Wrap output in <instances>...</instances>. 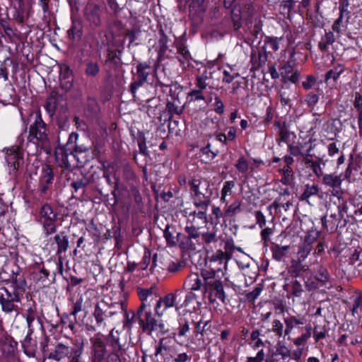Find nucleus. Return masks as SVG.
<instances>
[{
    "instance_id": "nucleus-1",
    "label": "nucleus",
    "mask_w": 362,
    "mask_h": 362,
    "mask_svg": "<svg viewBox=\"0 0 362 362\" xmlns=\"http://www.w3.org/2000/svg\"><path fill=\"white\" fill-rule=\"evenodd\" d=\"M47 132V124L43 121L40 112H36L35 121L29 127L28 142L25 145V150L29 156H35L40 153L38 144L47 145L49 143Z\"/></svg>"
},
{
    "instance_id": "nucleus-2",
    "label": "nucleus",
    "mask_w": 362,
    "mask_h": 362,
    "mask_svg": "<svg viewBox=\"0 0 362 362\" xmlns=\"http://www.w3.org/2000/svg\"><path fill=\"white\" fill-rule=\"evenodd\" d=\"M204 268L200 266L199 273H192L187 277L184 286H187L190 290L185 295L184 301L180 303V307H186L193 300H195L197 307L194 306L195 310H201L202 301L204 300Z\"/></svg>"
},
{
    "instance_id": "nucleus-3",
    "label": "nucleus",
    "mask_w": 362,
    "mask_h": 362,
    "mask_svg": "<svg viewBox=\"0 0 362 362\" xmlns=\"http://www.w3.org/2000/svg\"><path fill=\"white\" fill-rule=\"evenodd\" d=\"M84 344L83 341L73 344L72 346L62 342L57 343L50 351L47 358L59 362L68 358L69 362H88L83 357Z\"/></svg>"
},
{
    "instance_id": "nucleus-4",
    "label": "nucleus",
    "mask_w": 362,
    "mask_h": 362,
    "mask_svg": "<svg viewBox=\"0 0 362 362\" xmlns=\"http://www.w3.org/2000/svg\"><path fill=\"white\" fill-rule=\"evenodd\" d=\"M124 310V303L123 302L110 304L103 300L97 302L94 306L93 313L96 327H100L105 326V321L108 318L121 314Z\"/></svg>"
},
{
    "instance_id": "nucleus-5",
    "label": "nucleus",
    "mask_w": 362,
    "mask_h": 362,
    "mask_svg": "<svg viewBox=\"0 0 362 362\" xmlns=\"http://www.w3.org/2000/svg\"><path fill=\"white\" fill-rule=\"evenodd\" d=\"M136 320L144 332L151 334L152 332L159 329L163 331L164 325L153 317L150 306L141 303L136 313Z\"/></svg>"
},
{
    "instance_id": "nucleus-6",
    "label": "nucleus",
    "mask_w": 362,
    "mask_h": 362,
    "mask_svg": "<svg viewBox=\"0 0 362 362\" xmlns=\"http://www.w3.org/2000/svg\"><path fill=\"white\" fill-rule=\"evenodd\" d=\"M57 214L48 204H44L40 209L38 222L42 226L46 236L53 234L57 230L56 221Z\"/></svg>"
},
{
    "instance_id": "nucleus-7",
    "label": "nucleus",
    "mask_w": 362,
    "mask_h": 362,
    "mask_svg": "<svg viewBox=\"0 0 362 362\" xmlns=\"http://www.w3.org/2000/svg\"><path fill=\"white\" fill-rule=\"evenodd\" d=\"M22 296L18 291H9L5 286H0V305L2 311L6 313L17 312V303L21 302Z\"/></svg>"
},
{
    "instance_id": "nucleus-8",
    "label": "nucleus",
    "mask_w": 362,
    "mask_h": 362,
    "mask_svg": "<svg viewBox=\"0 0 362 362\" xmlns=\"http://www.w3.org/2000/svg\"><path fill=\"white\" fill-rule=\"evenodd\" d=\"M209 293V300L210 303H214L216 299L220 300L225 303L226 296L223 291L222 281L220 279L215 277H208L205 274V293Z\"/></svg>"
},
{
    "instance_id": "nucleus-9",
    "label": "nucleus",
    "mask_w": 362,
    "mask_h": 362,
    "mask_svg": "<svg viewBox=\"0 0 362 362\" xmlns=\"http://www.w3.org/2000/svg\"><path fill=\"white\" fill-rule=\"evenodd\" d=\"M150 69L151 66L148 63L139 62L136 67V72L132 71L133 74L136 75L135 80L132 81L129 86V91L134 98L136 96L137 89L147 82L148 77L150 74Z\"/></svg>"
},
{
    "instance_id": "nucleus-10",
    "label": "nucleus",
    "mask_w": 362,
    "mask_h": 362,
    "mask_svg": "<svg viewBox=\"0 0 362 362\" xmlns=\"http://www.w3.org/2000/svg\"><path fill=\"white\" fill-rule=\"evenodd\" d=\"M320 235V231L310 230L306 233L303 241L298 247L297 257L301 260H305L311 251L314 249L313 244L315 243Z\"/></svg>"
},
{
    "instance_id": "nucleus-11",
    "label": "nucleus",
    "mask_w": 362,
    "mask_h": 362,
    "mask_svg": "<svg viewBox=\"0 0 362 362\" xmlns=\"http://www.w3.org/2000/svg\"><path fill=\"white\" fill-rule=\"evenodd\" d=\"M182 93V88L175 86L174 90L170 89V98H168L166 110L172 115H180L184 110V103L180 100V94Z\"/></svg>"
},
{
    "instance_id": "nucleus-12",
    "label": "nucleus",
    "mask_w": 362,
    "mask_h": 362,
    "mask_svg": "<svg viewBox=\"0 0 362 362\" xmlns=\"http://www.w3.org/2000/svg\"><path fill=\"white\" fill-rule=\"evenodd\" d=\"M66 180L75 192L86 188L91 182L90 177L85 175L79 168L72 169L66 174Z\"/></svg>"
},
{
    "instance_id": "nucleus-13",
    "label": "nucleus",
    "mask_w": 362,
    "mask_h": 362,
    "mask_svg": "<svg viewBox=\"0 0 362 362\" xmlns=\"http://www.w3.org/2000/svg\"><path fill=\"white\" fill-rule=\"evenodd\" d=\"M91 147L89 140L86 139H80L75 147L70 148V152L73 153L76 158L77 165H80L81 167H83L86 163L88 160L87 156L90 153Z\"/></svg>"
},
{
    "instance_id": "nucleus-14",
    "label": "nucleus",
    "mask_w": 362,
    "mask_h": 362,
    "mask_svg": "<svg viewBox=\"0 0 362 362\" xmlns=\"http://www.w3.org/2000/svg\"><path fill=\"white\" fill-rule=\"evenodd\" d=\"M321 223L324 229L329 233H334L338 228H344L347 224V220L342 218L341 215L332 214L330 216H323L321 218Z\"/></svg>"
},
{
    "instance_id": "nucleus-15",
    "label": "nucleus",
    "mask_w": 362,
    "mask_h": 362,
    "mask_svg": "<svg viewBox=\"0 0 362 362\" xmlns=\"http://www.w3.org/2000/svg\"><path fill=\"white\" fill-rule=\"evenodd\" d=\"M91 344V362H103L107 349L105 342L98 335L90 339Z\"/></svg>"
},
{
    "instance_id": "nucleus-16",
    "label": "nucleus",
    "mask_w": 362,
    "mask_h": 362,
    "mask_svg": "<svg viewBox=\"0 0 362 362\" xmlns=\"http://www.w3.org/2000/svg\"><path fill=\"white\" fill-rule=\"evenodd\" d=\"M322 182L325 186L332 189L331 190L332 196L339 197L344 195V191L341 189L342 179L341 175H337L334 173L325 174Z\"/></svg>"
},
{
    "instance_id": "nucleus-17",
    "label": "nucleus",
    "mask_w": 362,
    "mask_h": 362,
    "mask_svg": "<svg viewBox=\"0 0 362 362\" xmlns=\"http://www.w3.org/2000/svg\"><path fill=\"white\" fill-rule=\"evenodd\" d=\"M83 13L86 20L93 26L98 27L101 25V9L99 5L93 1H87Z\"/></svg>"
},
{
    "instance_id": "nucleus-18",
    "label": "nucleus",
    "mask_w": 362,
    "mask_h": 362,
    "mask_svg": "<svg viewBox=\"0 0 362 362\" xmlns=\"http://www.w3.org/2000/svg\"><path fill=\"white\" fill-rule=\"evenodd\" d=\"M59 86L65 93L69 92L74 86V76L72 70L66 64L60 66Z\"/></svg>"
},
{
    "instance_id": "nucleus-19",
    "label": "nucleus",
    "mask_w": 362,
    "mask_h": 362,
    "mask_svg": "<svg viewBox=\"0 0 362 362\" xmlns=\"http://www.w3.org/2000/svg\"><path fill=\"white\" fill-rule=\"evenodd\" d=\"M92 182L95 184L97 190L99 194L102 196H108V194H104L107 190L104 187V184L107 183L110 186H115V181L113 182L110 177V172L108 170H104L103 175L99 176L95 173L91 175Z\"/></svg>"
},
{
    "instance_id": "nucleus-20",
    "label": "nucleus",
    "mask_w": 362,
    "mask_h": 362,
    "mask_svg": "<svg viewBox=\"0 0 362 362\" xmlns=\"http://www.w3.org/2000/svg\"><path fill=\"white\" fill-rule=\"evenodd\" d=\"M11 282L13 286V291H18L19 293L23 295L27 288V281L24 273L19 267L16 270H12L11 275Z\"/></svg>"
},
{
    "instance_id": "nucleus-21",
    "label": "nucleus",
    "mask_w": 362,
    "mask_h": 362,
    "mask_svg": "<svg viewBox=\"0 0 362 362\" xmlns=\"http://www.w3.org/2000/svg\"><path fill=\"white\" fill-rule=\"evenodd\" d=\"M56 159L59 163L60 167L64 168L65 169H78V166L79 165H76V168L75 167V164L73 163L74 160H76V156H74L73 153H71L69 150L62 148L61 149L60 153H57Z\"/></svg>"
},
{
    "instance_id": "nucleus-22",
    "label": "nucleus",
    "mask_w": 362,
    "mask_h": 362,
    "mask_svg": "<svg viewBox=\"0 0 362 362\" xmlns=\"http://www.w3.org/2000/svg\"><path fill=\"white\" fill-rule=\"evenodd\" d=\"M293 62L288 61L279 68L284 82L290 81L296 83L298 81L300 72L298 70H293Z\"/></svg>"
},
{
    "instance_id": "nucleus-23",
    "label": "nucleus",
    "mask_w": 362,
    "mask_h": 362,
    "mask_svg": "<svg viewBox=\"0 0 362 362\" xmlns=\"http://www.w3.org/2000/svg\"><path fill=\"white\" fill-rule=\"evenodd\" d=\"M204 1H191L189 5V16L192 23L199 25L204 21Z\"/></svg>"
},
{
    "instance_id": "nucleus-24",
    "label": "nucleus",
    "mask_w": 362,
    "mask_h": 362,
    "mask_svg": "<svg viewBox=\"0 0 362 362\" xmlns=\"http://www.w3.org/2000/svg\"><path fill=\"white\" fill-rule=\"evenodd\" d=\"M54 177L53 168L49 165H44L42 168V174L40 178V186L42 194H45L49 185L53 182Z\"/></svg>"
},
{
    "instance_id": "nucleus-25",
    "label": "nucleus",
    "mask_w": 362,
    "mask_h": 362,
    "mask_svg": "<svg viewBox=\"0 0 362 362\" xmlns=\"http://www.w3.org/2000/svg\"><path fill=\"white\" fill-rule=\"evenodd\" d=\"M186 246L188 249L195 251L192 256V262H195V261L197 260V262L195 264L202 266V262H201V257L202 251L204 249V240H202V238L192 239L189 241H186Z\"/></svg>"
},
{
    "instance_id": "nucleus-26",
    "label": "nucleus",
    "mask_w": 362,
    "mask_h": 362,
    "mask_svg": "<svg viewBox=\"0 0 362 362\" xmlns=\"http://www.w3.org/2000/svg\"><path fill=\"white\" fill-rule=\"evenodd\" d=\"M107 345L112 349L111 352L125 353V343L120 339L117 332L114 333L112 329L106 337Z\"/></svg>"
},
{
    "instance_id": "nucleus-27",
    "label": "nucleus",
    "mask_w": 362,
    "mask_h": 362,
    "mask_svg": "<svg viewBox=\"0 0 362 362\" xmlns=\"http://www.w3.org/2000/svg\"><path fill=\"white\" fill-rule=\"evenodd\" d=\"M284 322L285 324L284 336H288V340L291 339L290 334L293 329L299 328L300 325L304 324L303 317H298L290 314L284 317Z\"/></svg>"
},
{
    "instance_id": "nucleus-28",
    "label": "nucleus",
    "mask_w": 362,
    "mask_h": 362,
    "mask_svg": "<svg viewBox=\"0 0 362 362\" xmlns=\"http://www.w3.org/2000/svg\"><path fill=\"white\" fill-rule=\"evenodd\" d=\"M304 261L298 257L291 260L290 265L288 267V273L293 278L299 277L303 273L309 270V266L303 263Z\"/></svg>"
},
{
    "instance_id": "nucleus-29",
    "label": "nucleus",
    "mask_w": 362,
    "mask_h": 362,
    "mask_svg": "<svg viewBox=\"0 0 362 362\" xmlns=\"http://www.w3.org/2000/svg\"><path fill=\"white\" fill-rule=\"evenodd\" d=\"M6 161L13 170H17L24 163L23 153L18 148H12L7 153Z\"/></svg>"
},
{
    "instance_id": "nucleus-30",
    "label": "nucleus",
    "mask_w": 362,
    "mask_h": 362,
    "mask_svg": "<svg viewBox=\"0 0 362 362\" xmlns=\"http://www.w3.org/2000/svg\"><path fill=\"white\" fill-rule=\"evenodd\" d=\"M175 296L173 293L167 294L163 298H159L156 300V303L154 308L155 313L157 315L161 316L168 308L173 307L175 305Z\"/></svg>"
},
{
    "instance_id": "nucleus-31",
    "label": "nucleus",
    "mask_w": 362,
    "mask_h": 362,
    "mask_svg": "<svg viewBox=\"0 0 362 362\" xmlns=\"http://www.w3.org/2000/svg\"><path fill=\"white\" fill-rule=\"evenodd\" d=\"M128 23L129 28H127L126 33L123 36H126L129 40V47L135 41L136 39V35L141 33V25L136 18L130 16Z\"/></svg>"
},
{
    "instance_id": "nucleus-32",
    "label": "nucleus",
    "mask_w": 362,
    "mask_h": 362,
    "mask_svg": "<svg viewBox=\"0 0 362 362\" xmlns=\"http://www.w3.org/2000/svg\"><path fill=\"white\" fill-rule=\"evenodd\" d=\"M30 276L32 280L40 287L48 286L52 283L49 279V272L44 267L39 271L32 272Z\"/></svg>"
},
{
    "instance_id": "nucleus-33",
    "label": "nucleus",
    "mask_w": 362,
    "mask_h": 362,
    "mask_svg": "<svg viewBox=\"0 0 362 362\" xmlns=\"http://www.w3.org/2000/svg\"><path fill=\"white\" fill-rule=\"evenodd\" d=\"M291 356L288 348L281 343H278L275 351L272 354L271 362H286V359Z\"/></svg>"
},
{
    "instance_id": "nucleus-34",
    "label": "nucleus",
    "mask_w": 362,
    "mask_h": 362,
    "mask_svg": "<svg viewBox=\"0 0 362 362\" xmlns=\"http://www.w3.org/2000/svg\"><path fill=\"white\" fill-rule=\"evenodd\" d=\"M314 279L318 281L320 285L325 286L330 282L331 274L327 267L322 264L318 265L314 269Z\"/></svg>"
},
{
    "instance_id": "nucleus-35",
    "label": "nucleus",
    "mask_w": 362,
    "mask_h": 362,
    "mask_svg": "<svg viewBox=\"0 0 362 362\" xmlns=\"http://www.w3.org/2000/svg\"><path fill=\"white\" fill-rule=\"evenodd\" d=\"M60 97L62 96L58 93V92L52 90L47 98L45 108L50 117H52L54 115L58 106L59 98Z\"/></svg>"
},
{
    "instance_id": "nucleus-36",
    "label": "nucleus",
    "mask_w": 362,
    "mask_h": 362,
    "mask_svg": "<svg viewBox=\"0 0 362 362\" xmlns=\"http://www.w3.org/2000/svg\"><path fill=\"white\" fill-rule=\"evenodd\" d=\"M197 88L192 90L188 93V101H193L197 104V101L204 99L203 89H204V78L202 76H197Z\"/></svg>"
},
{
    "instance_id": "nucleus-37",
    "label": "nucleus",
    "mask_w": 362,
    "mask_h": 362,
    "mask_svg": "<svg viewBox=\"0 0 362 362\" xmlns=\"http://www.w3.org/2000/svg\"><path fill=\"white\" fill-rule=\"evenodd\" d=\"M320 188L315 184H306L303 187V191L299 197V200L305 202L310 204V198L314 196H318Z\"/></svg>"
},
{
    "instance_id": "nucleus-38",
    "label": "nucleus",
    "mask_w": 362,
    "mask_h": 362,
    "mask_svg": "<svg viewBox=\"0 0 362 362\" xmlns=\"http://www.w3.org/2000/svg\"><path fill=\"white\" fill-rule=\"evenodd\" d=\"M68 35L73 41H79L83 35V24L79 20H73L68 30Z\"/></svg>"
},
{
    "instance_id": "nucleus-39",
    "label": "nucleus",
    "mask_w": 362,
    "mask_h": 362,
    "mask_svg": "<svg viewBox=\"0 0 362 362\" xmlns=\"http://www.w3.org/2000/svg\"><path fill=\"white\" fill-rule=\"evenodd\" d=\"M193 101H188V111L195 126H202V108Z\"/></svg>"
},
{
    "instance_id": "nucleus-40",
    "label": "nucleus",
    "mask_w": 362,
    "mask_h": 362,
    "mask_svg": "<svg viewBox=\"0 0 362 362\" xmlns=\"http://www.w3.org/2000/svg\"><path fill=\"white\" fill-rule=\"evenodd\" d=\"M54 240L57 245V254L65 252L69 248V238L66 232L61 231L54 237Z\"/></svg>"
},
{
    "instance_id": "nucleus-41",
    "label": "nucleus",
    "mask_w": 362,
    "mask_h": 362,
    "mask_svg": "<svg viewBox=\"0 0 362 362\" xmlns=\"http://www.w3.org/2000/svg\"><path fill=\"white\" fill-rule=\"evenodd\" d=\"M286 290V287L290 288L287 289L288 291L291 293V294L295 297L300 298L302 295L305 293L303 289V284L295 278L293 279L289 284H287L284 286Z\"/></svg>"
},
{
    "instance_id": "nucleus-42",
    "label": "nucleus",
    "mask_w": 362,
    "mask_h": 362,
    "mask_svg": "<svg viewBox=\"0 0 362 362\" xmlns=\"http://www.w3.org/2000/svg\"><path fill=\"white\" fill-rule=\"evenodd\" d=\"M335 39L333 31L325 32V34L322 36L318 44L320 49L323 52H327L329 46L334 42Z\"/></svg>"
},
{
    "instance_id": "nucleus-43",
    "label": "nucleus",
    "mask_w": 362,
    "mask_h": 362,
    "mask_svg": "<svg viewBox=\"0 0 362 362\" xmlns=\"http://www.w3.org/2000/svg\"><path fill=\"white\" fill-rule=\"evenodd\" d=\"M231 19L235 30H238L242 26L243 13L239 5H234L230 11Z\"/></svg>"
},
{
    "instance_id": "nucleus-44",
    "label": "nucleus",
    "mask_w": 362,
    "mask_h": 362,
    "mask_svg": "<svg viewBox=\"0 0 362 362\" xmlns=\"http://www.w3.org/2000/svg\"><path fill=\"white\" fill-rule=\"evenodd\" d=\"M345 66L341 64H336L332 69L329 70L325 75V81L327 82L330 79L336 81L340 75L344 71Z\"/></svg>"
},
{
    "instance_id": "nucleus-45",
    "label": "nucleus",
    "mask_w": 362,
    "mask_h": 362,
    "mask_svg": "<svg viewBox=\"0 0 362 362\" xmlns=\"http://www.w3.org/2000/svg\"><path fill=\"white\" fill-rule=\"evenodd\" d=\"M289 249V245L281 246L279 245L276 244L271 249L272 257L275 260L280 262L286 255Z\"/></svg>"
},
{
    "instance_id": "nucleus-46",
    "label": "nucleus",
    "mask_w": 362,
    "mask_h": 362,
    "mask_svg": "<svg viewBox=\"0 0 362 362\" xmlns=\"http://www.w3.org/2000/svg\"><path fill=\"white\" fill-rule=\"evenodd\" d=\"M167 42L168 37L166 35H163L158 41L159 50L158 60L159 62H161L165 58L170 57L169 54L167 53L168 50Z\"/></svg>"
},
{
    "instance_id": "nucleus-47",
    "label": "nucleus",
    "mask_w": 362,
    "mask_h": 362,
    "mask_svg": "<svg viewBox=\"0 0 362 362\" xmlns=\"http://www.w3.org/2000/svg\"><path fill=\"white\" fill-rule=\"evenodd\" d=\"M346 18L344 16L343 13H339V18L334 22L332 29L333 32L337 33L338 35H340L344 28H346L347 25V23L349 19L346 18V20L344 21V18Z\"/></svg>"
},
{
    "instance_id": "nucleus-48",
    "label": "nucleus",
    "mask_w": 362,
    "mask_h": 362,
    "mask_svg": "<svg viewBox=\"0 0 362 362\" xmlns=\"http://www.w3.org/2000/svg\"><path fill=\"white\" fill-rule=\"evenodd\" d=\"M337 200L334 201V204L337 205L338 214L337 215H341V218H344V214L347 213L348 206L346 199L343 195L339 197H334Z\"/></svg>"
},
{
    "instance_id": "nucleus-49",
    "label": "nucleus",
    "mask_w": 362,
    "mask_h": 362,
    "mask_svg": "<svg viewBox=\"0 0 362 362\" xmlns=\"http://www.w3.org/2000/svg\"><path fill=\"white\" fill-rule=\"evenodd\" d=\"M282 177L280 182L284 185H291L293 182V172L291 167L281 169Z\"/></svg>"
},
{
    "instance_id": "nucleus-50",
    "label": "nucleus",
    "mask_w": 362,
    "mask_h": 362,
    "mask_svg": "<svg viewBox=\"0 0 362 362\" xmlns=\"http://www.w3.org/2000/svg\"><path fill=\"white\" fill-rule=\"evenodd\" d=\"M156 288L155 286H152L148 288H143L141 287L136 288L137 294L139 297V299L141 300V303H146L145 301L147 300V298L149 296H152L156 291Z\"/></svg>"
},
{
    "instance_id": "nucleus-51",
    "label": "nucleus",
    "mask_w": 362,
    "mask_h": 362,
    "mask_svg": "<svg viewBox=\"0 0 362 362\" xmlns=\"http://www.w3.org/2000/svg\"><path fill=\"white\" fill-rule=\"evenodd\" d=\"M261 335V333L259 330L255 329L253 330L250 334V344L251 345L252 348L253 349H257L260 346H264V342L262 340V339L259 337Z\"/></svg>"
},
{
    "instance_id": "nucleus-52",
    "label": "nucleus",
    "mask_w": 362,
    "mask_h": 362,
    "mask_svg": "<svg viewBox=\"0 0 362 362\" xmlns=\"http://www.w3.org/2000/svg\"><path fill=\"white\" fill-rule=\"evenodd\" d=\"M292 95L293 91L288 87L283 86L279 91L281 104L284 106L289 105Z\"/></svg>"
},
{
    "instance_id": "nucleus-53",
    "label": "nucleus",
    "mask_w": 362,
    "mask_h": 362,
    "mask_svg": "<svg viewBox=\"0 0 362 362\" xmlns=\"http://www.w3.org/2000/svg\"><path fill=\"white\" fill-rule=\"evenodd\" d=\"M25 1H18V6L16 5H14V8L16 10L15 13L13 14V17L19 21H23L25 15H27V13L25 11Z\"/></svg>"
},
{
    "instance_id": "nucleus-54",
    "label": "nucleus",
    "mask_w": 362,
    "mask_h": 362,
    "mask_svg": "<svg viewBox=\"0 0 362 362\" xmlns=\"http://www.w3.org/2000/svg\"><path fill=\"white\" fill-rule=\"evenodd\" d=\"M137 144L139 153L145 156L149 157L150 154L146 146V137L142 132H139L138 133Z\"/></svg>"
},
{
    "instance_id": "nucleus-55",
    "label": "nucleus",
    "mask_w": 362,
    "mask_h": 362,
    "mask_svg": "<svg viewBox=\"0 0 362 362\" xmlns=\"http://www.w3.org/2000/svg\"><path fill=\"white\" fill-rule=\"evenodd\" d=\"M185 230L187 234L186 241H189L192 239L195 238H202V240H204V233H201L199 231V228H196L194 226H186Z\"/></svg>"
},
{
    "instance_id": "nucleus-56",
    "label": "nucleus",
    "mask_w": 362,
    "mask_h": 362,
    "mask_svg": "<svg viewBox=\"0 0 362 362\" xmlns=\"http://www.w3.org/2000/svg\"><path fill=\"white\" fill-rule=\"evenodd\" d=\"M127 28H126V26L119 20L114 21L110 25L112 32L116 33L119 36H123L126 33Z\"/></svg>"
},
{
    "instance_id": "nucleus-57",
    "label": "nucleus",
    "mask_w": 362,
    "mask_h": 362,
    "mask_svg": "<svg viewBox=\"0 0 362 362\" xmlns=\"http://www.w3.org/2000/svg\"><path fill=\"white\" fill-rule=\"evenodd\" d=\"M202 183L201 176H194L190 181L191 191L193 196L198 197L202 193L199 191V187Z\"/></svg>"
},
{
    "instance_id": "nucleus-58",
    "label": "nucleus",
    "mask_w": 362,
    "mask_h": 362,
    "mask_svg": "<svg viewBox=\"0 0 362 362\" xmlns=\"http://www.w3.org/2000/svg\"><path fill=\"white\" fill-rule=\"evenodd\" d=\"M271 331L273 332L277 337H281L284 335L283 323L279 320H274L272 323Z\"/></svg>"
},
{
    "instance_id": "nucleus-59",
    "label": "nucleus",
    "mask_w": 362,
    "mask_h": 362,
    "mask_svg": "<svg viewBox=\"0 0 362 362\" xmlns=\"http://www.w3.org/2000/svg\"><path fill=\"white\" fill-rule=\"evenodd\" d=\"M56 124L59 129L66 130L69 127V121L67 115L64 114L59 115L56 117Z\"/></svg>"
},
{
    "instance_id": "nucleus-60",
    "label": "nucleus",
    "mask_w": 362,
    "mask_h": 362,
    "mask_svg": "<svg viewBox=\"0 0 362 362\" xmlns=\"http://www.w3.org/2000/svg\"><path fill=\"white\" fill-rule=\"evenodd\" d=\"M100 69L98 63L88 62L86 64L85 73L88 76H95L99 73Z\"/></svg>"
},
{
    "instance_id": "nucleus-61",
    "label": "nucleus",
    "mask_w": 362,
    "mask_h": 362,
    "mask_svg": "<svg viewBox=\"0 0 362 362\" xmlns=\"http://www.w3.org/2000/svg\"><path fill=\"white\" fill-rule=\"evenodd\" d=\"M273 233H274V227H272V228L266 227V228H262V230L261 231L260 235H261V238H262V240L263 241V245L264 247L268 246L269 243L271 240L270 236L273 234Z\"/></svg>"
},
{
    "instance_id": "nucleus-62",
    "label": "nucleus",
    "mask_w": 362,
    "mask_h": 362,
    "mask_svg": "<svg viewBox=\"0 0 362 362\" xmlns=\"http://www.w3.org/2000/svg\"><path fill=\"white\" fill-rule=\"evenodd\" d=\"M235 187L234 181H226L223 184V187L221 190V200L225 202L226 197L232 194V189Z\"/></svg>"
},
{
    "instance_id": "nucleus-63",
    "label": "nucleus",
    "mask_w": 362,
    "mask_h": 362,
    "mask_svg": "<svg viewBox=\"0 0 362 362\" xmlns=\"http://www.w3.org/2000/svg\"><path fill=\"white\" fill-rule=\"evenodd\" d=\"M107 60L110 61L112 63H113L115 65L117 66H122L123 64L122 58L117 55V51L114 49H107Z\"/></svg>"
},
{
    "instance_id": "nucleus-64",
    "label": "nucleus",
    "mask_w": 362,
    "mask_h": 362,
    "mask_svg": "<svg viewBox=\"0 0 362 362\" xmlns=\"http://www.w3.org/2000/svg\"><path fill=\"white\" fill-rule=\"evenodd\" d=\"M320 99V96L318 94H316L313 92H310L306 95L305 102L307 104L308 107L313 109L314 107L317 105Z\"/></svg>"
}]
</instances>
